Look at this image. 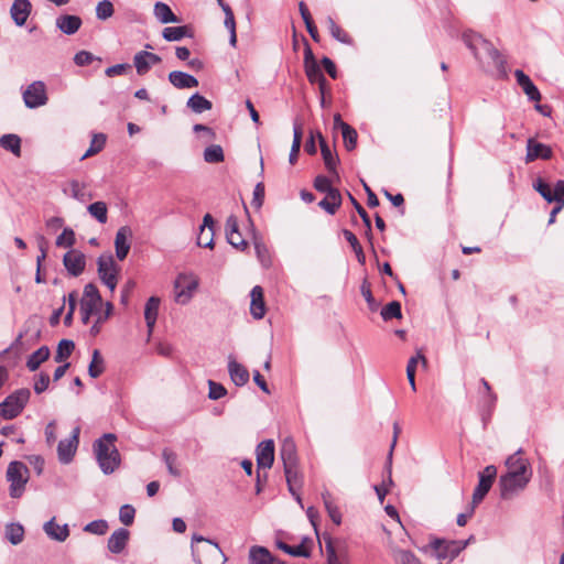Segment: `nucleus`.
<instances>
[{
	"instance_id": "1",
	"label": "nucleus",
	"mask_w": 564,
	"mask_h": 564,
	"mask_svg": "<svg viewBox=\"0 0 564 564\" xmlns=\"http://www.w3.org/2000/svg\"><path fill=\"white\" fill-rule=\"evenodd\" d=\"M505 465L507 471L499 477L498 487L501 499L509 500L528 487L533 471L531 463L528 458L523 457L521 448L509 455Z\"/></svg>"
},
{
	"instance_id": "2",
	"label": "nucleus",
	"mask_w": 564,
	"mask_h": 564,
	"mask_svg": "<svg viewBox=\"0 0 564 564\" xmlns=\"http://www.w3.org/2000/svg\"><path fill=\"white\" fill-rule=\"evenodd\" d=\"M113 312L111 302L102 301L99 290L94 283H88L84 288L83 299L80 301L82 322L87 324L93 315L96 321L90 327V334L96 336L100 333L101 324H104Z\"/></svg>"
},
{
	"instance_id": "3",
	"label": "nucleus",
	"mask_w": 564,
	"mask_h": 564,
	"mask_svg": "<svg viewBox=\"0 0 564 564\" xmlns=\"http://www.w3.org/2000/svg\"><path fill=\"white\" fill-rule=\"evenodd\" d=\"M463 41L482 68L494 67L499 73H505L506 59L490 41L473 31L464 32Z\"/></svg>"
},
{
	"instance_id": "4",
	"label": "nucleus",
	"mask_w": 564,
	"mask_h": 564,
	"mask_svg": "<svg viewBox=\"0 0 564 564\" xmlns=\"http://www.w3.org/2000/svg\"><path fill=\"white\" fill-rule=\"evenodd\" d=\"M116 441V434L106 433L96 440L93 445L98 466L105 475L112 474L121 463L120 453L115 445Z\"/></svg>"
},
{
	"instance_id": "5",
	"label": "nucleus",
	"mask_w": 564,
	"mask_h": 564,
	"mask_svg": "<svg viewBox=\"0 0 564 564\" xmlns=\"http://www.w3.org/2000/svg\"><path fill=\"white\" fill-rule=\"evenodd\" d=\"M192 554L196 564H224L226 561L218 543L199 534L192 536Z\"/></svg>"
},
{
	"instance_id": "6",
	"label": "nucleus",
	"mask_w": 564,
	"mask_h": 564,
	"mask_svg": "<svg viewBox=\"0 0 564 564\" xmlns=\"http://www.w3.org/2000/svg\"><path fill=\"white\" fill-rule=\"evenodd\" d=\"M31 397L28 388L13 391L0 403V416L4 420L15 419L24 409Z\"/></svg>"
},
{
	"instance_id": "7",
	"label": "nucleus",
	"mask_w": 564,
	"mask_h": 564,
	"mask_svg": "<svg viewBox=\"0 0 564 564\" xmlns=\"http://www.w3.org/2000/svg\"><path fill=\"white\" fill-rule=\"evenodd\" d=\"M29 479V469L22 462H11L7 469V480L10 482V497L20 498Z\"/></svg>"
},
{
	"instance_id": "8",
	"label": "nucleus",
	"mask_w": 564,
	"mask_h": 564,
	"mask_svg": "<svg viewBox=\"0 0 564 564\" xmlns=\"http://www.w3.org/2000/svg\"><path fill=\"white\" fill-rule=\"evenodd\" d=\"M473 536L466 541L434 539L429 546L434 552L436 558L452 562L467 546Z\"/></svg>"
},
{
	"instance_id": "9",
	"label": "nucleus",
	"mask_w": 564,
	"mask_h": 564,
	"mask_svg": "<svg viewBox=\"0 0 564 564\" xmlns=\"http://www.w3.org/2000/svg\"><path fill=\"white\" fill-rule=\"evenodd\" d=\"M97 271L100 281L111 291L116 290L120 267L116 263L112 254H100L97 259Z\"/></svg>"
},
{
	"instance_id": "10",
	"label": "nucleus",
	"mask_w": 564,
	"mask_h": 564,
	"mask_svg": "<svg viewBox=\"0 0 564 564\" xmlns=\"http://www.w3.org/2000/svg\"><path fill=\"white\" fill-rule=\"evenodd\" d=\"M198 288V279L193 274L181 273L174 282V300L176 303L185 305L193 297Z\"/></svg>"
},
{
	"instance_id": "11",
	"label": "nucleus",
	"mask_w": 564,
	"mask_h": 564,
	"mask_svg": "<svg viewBox=\"0 0 564 564\" xmlns=\"http://www.w3.org/2000/svg\"><path fill=\"white\" fill-rule=\"evenodd\" d=\"M497 477V468L495 465H488L485 467L482 471L478 475V485L476 486L474 492H473V505L478 506L486 495L489 492V490L492 487V484Z\"/></svg>"
},
{
	"instance_id": "12",
	"label": "nucleus",
	"mask_w": 564,
	"mask_h": 564,
	"mask_svg": "<svg viewBox=\"0 0 564 564\" xmlns=\"http://www.w3.org/2000/svg\"><path fill=\"white\" fill-rule=\"evenodd\" d=\"M25 106L35 109L46 105L48 98L46 95V86L42 80L30 84L22 94Z\"/></svg>"
},
{
	"instance_id": "13",
	"label": "nucleus",
	"mask_w": 564,
	"mask_h": 564,
	"mask_svg": "<svg viewBox=\"0 0 564 564\" xmlns=\"http://www.w3.org/2000/svg\"><path fill=\"white\" fill-rule=\"evenodd\" d=\"M80 427L76 426L68 438L59 441L57 445L58 459L62 464H69L79 444Z\"/></svg>"
},
{
	"instance_id": "14",
	"label": "nucleus",
	"mask_w": 564,
	"mask_h": 564,
	"mask_svg": "<svg viewBox=\"0 0 564 564\" xmlns=\"http://www.w3.org/2000/svg\"><path fill=\"white\" fill-rule=\"evenodd\" d=\"M63 264L73 276H79L86 268L85 254L76 249L67 251L63 257Z\"/></svg>"
},
{
	"instance_id": "15",
	"label": "nucleus",
	"mask_w": 564,
	"mask_h": 564,
	"mask_svg": "<svg viewBox=\"0 0 564 564\" xmlns=\"http://www.w3.org/2000/svg\"><path fill=\"white\" fill-rule=\"evenodd\" d=\"M225 229L228 243L239 251H245L248 247V242L242 238L239 231L238 219L236 216L230 215L227 218Z\"/></svg>"
},
{
	"instance_id": "16",
	"label": "nucleus",
	"mask_w": 564,
	"mask_h": 564,
	"mask_svg": "<svg viewBox=\"0 0 564 564\" xmlns=\"http://www.w3.org/2000/svg\"><path fill=\"white\" fill-rule=\"evenodd\" d=\"M161 62V56L147 50H142L133 56V66L135 67L137 74L140 76L148 74L152 66L158 65Z\"/></svg>"
},
{
	"instance_id": "17",
	"label": "nucleus",
	"mask_w": 564,
	"mask_h": 564,
	"mask_svg": "<svg viewBox=\"0 0 564 564\" xmlns=\"http://www.w3.org/2000/svg\"><path fill=\"white\" fill-rule=\"evenodd\" d=\"M258 469H269L274 462V442L265 440L259 443L256 449Z\"/></svg>"
},
{
	"instance_id": "18",
	"label": "nucleus",
	"mask_w": 564,
	"mask_h": 564,
	"mask_svg": "<svg viewBox=\"0 0 564 564\" xmlns=\"http://www.w3.org/2000/svg\"><path fill=\"white\" fill-rule=\"evenodd\" d=\"M553 155L552 149L544 144L536 142L534 139L530 138L527 141V154L525 162L530 163L538 159L550 160Z\"/></svg>"
},
{
	"instance_id": "19",
	"label": "nucleus",
	"mask_w": 564,
	"mask_h": 564,
	"mask_svg": "<svg viewBox=\"0 0 564 564\" xmlns=\"http://www.w3.org/2000/svg\"><path fill=\"white\" fill-rule=\"evenodd\" d=\"M249 564H283L264 546L252 545L248 553Z\"/></svg>"
},
{
	"instance_id": "20",
	"label": "nucleus",
	"mask_w": 564,
	"mask_h": 564,
	"mask_svg": "<svg viewBox=\"0 0 564 564\" xmlns=\"http://www.w3.org/2000/svg\"><path fill=\"white\" fill-rule=\"evenodd\" d=\"M132 237V230L128 226L118 229L115 238L116 257L122 261L127 258L130 250L129 238Z\"/></svg>"
},
{
	"instance_id": "21",
	"label": "nucleus",
	"mask_w": 564,
	"mask_h": 564,
	"mask_svg": "<svg viewBox=\"0 0 564 564\" xmlns=\"http://www.w3.org/2000/svg\"><path fill=\"white\" fill-rule=\"evenodd\" d=\"M514 76L518 85L522 88L523 93L528 96V98L532 101L539 102L541 100V94L538 87L531 80V78L521 69H516Z\"/></svg>"
},
{
	"instance_id": "22",
	"label": "nucleus",
	"mask_w": 564,
	"mask_h": 564,
	"mask_svg": "<svg viewBox=\"0 0 564 564\" xmlns=\"http://www.w3.org/2000/svg\"><path fill=\"white\" fill-rule=\"evenodd\" d=\"M31 2L29 0H14L11 9L10 14L12 20L18 26H23L31 13Z\"/></svg>"
},
{
	"instance_id": "23",
	"label": "nucleus",
	"mask_w": 564,
	"mask_h": 564,
	"mask_svg": "<svg viewBox=\"0 0 564 564\" xmlns=\"http://www.w3.org/2000/svg\"><path fill=\"white\" fill-rule=\"evenodd\" d=\"M129 538L130 532L127 529H117L108 539V550L113 554H120L126 549Z\"/></svg>"
},
{
	"instance_id": "24",
	"label": "nucleus",
	"mask_w": 564,
	"mask_h": 564,
	"mask_svg": "<svg viewBox=\"0 0 564 564\" xmlns=\"http://www.w3.org/2000/svg\"><path fill=\"white\" fill-rule=\"evenodd\" d=\"M250 313L253 316V318L261 319L265 315L263 289L260 285L253 286L250 292Z\"/></svg>"
},
{
	"instance_id": "25",
	"label": "nucleus",
	"mask_w": 564,
	"mask_h": 564,
	"mask_svg": "<svg viewBox=\"0 0 564 564\" xmlns=\"http://www.w3.org/2000/svg\"><path fill=\"white\" fill-rule=\"evenodd\" d=\"M280 457L283 462V467H292L299 464L296 445L291 437H286L282 441Z\"/></svg>"
},
{
	"instance_id": "26",
	"label": "nucleus",
	"mask_w": 564,
	"mask_h": 564,
	"mask_svg": "<svg viewBox=\"0 0 564 564\" xmlns=\"http://www.w3.org/2000/svg\"><path fill=\"white\" fill-rule=\"evenodd\" d=\"M228 372L231 381L242 387L249 381V371L241 364L237 362L232 357H229Z\"/></svg>"
},
{
	"instance_id": "27",
	"label": "nucleus",
	"mask_w": 564,
	"mask_h": 564,
	"mask_svg": "<svg viewBox=\"0 0 564 564\" xmlns=\"http://www.w3.org/2000/svg\"><path fill=\"white\" fill-rule=\"evenodd\" d=\"M284 474L290 492L295 497L296 501L301 503V497L296 491V488L302 486V476L299 469V464L292 467H284Z\"/></svg>"
},
{
	"instance_id": "28",
	"label": "nucleus",
	"mask_w": 564,
	"mask_h": 564,
	"mask_svg": "<svg viewBox=\"0 0 564 564\" xmlns=\"http://www.w3.org/2000/svg\"><path fill=\"white\" fill-rule=\"evenodd\" d=\"M82 25V19L78 15L62 14L56 19V28L64 34H75Z\"/></svg>"
},
{
	"instance_id": "29",
	"label": "nucleus",
	"mask_w": 564,
	"mask_h": 564,
	"mask_svg": "<svg viewBox=\"0 0 564 564\" xmlns=\"http://www.w3.org/2000/svg\"><path fill=\"white\" fill-rule=\"evenodd\" d=\"M170 83L177 89L194 88L198 86V80L187 73L173 70L169 74Z\"/></svg>"
},
{
	"instance_id": "30",
	"label": "nucleus",
	"mask_w": 564,
	"mask_h": 564,
	"mask_svg": "<svg viewBox=\"0 0 564 564\" xmlns=\"http://www.w3.org/2000/svg\"><path fill=\"white\" fill-rule=\"evenodd\" d=\"M44 532L52 540L64 542L69 536V529L67 524L59 525L55 522V518H52L43 525Z\"/></svg>"
},
{
	"instance_id": "31",
	"label": "nucleus",
	"mask_w": 564,
	"mask_h": 564,
	"mask_svg": "<svg viewBox=\"0 0 564 564\" xmlns=\"http://www.w3.org/2000/svg\"><path fill=\"white\" fill-rule=\"evenodd\" d=\"M160 299L156 296H151L148 299L144 306V319L149 330V334L153 332V328L156 323L159 307H160Z\"/></svg>"
},
{
	"instance_id": "32",
	"label": "nucleus",
	"mask_w": 564,
	"mask_h": 564,
	"mask_svg": "<svg viewBox=\"0 0 564 564\" xmlns=\"http://www.w3.org/2000/svg\"><path fill=\"white\" fill-rule=\"evenodd\" d=\"M153 15L162 24L178 23L181 21L180 18L174 14L170 6L161 1L154 4Z\"/></svg>"
},
{
	"instance_id": "33",
	"label": "nucleus",
	"mask_w": 564,
	"mask_h": 564,
	"mask_svg": "<svg viewBox=\"0 0 564 564\" xmlns=\"http://www.w3.org/2000/svg\"><path fill=\"white\" fill-rule=\"evenodd\" d=\"M162 37L167 42H177L184 37H193V33L188 25L166 26L162 31Z\"/></svg>"
},
{
	"instance_id": "34",
	"label": "nucleus",
	"mask_w": 564,
	"mask_h": 564,
	"mask_svg": "<svg viewBox=\"0 0 564 564\" xmlns=\"http://www.w3.org/2000/svg\"><path fill=\"white\" fill-rule=\"evenodd\" d=\"M390 554L394 562V564H422L419 557L409 550H403L401 547L391 545Z\"/></svg>"
},
{
	"instance_id": "35",
	"label": "nucleus",
	"mask_w": 564,
	"mask_h": 564,
	"mask_svg": "<svg viewBox=\"0 0 564 564\" xmlns=\"http://www.w3.org/2000/svg\"><path fill=\"white\" fill-rule=\"evenodd\" d=\"M317 137L319 139L321 152H322V156L324 160V164L329 173L336 174L338 156H337V154H334L332 152L330 148L328 147L325 139L323 138V135L319 132L317 133Z\"/></svg>"
},
{
	"instance_id": "36",
	"label": "nucleus",
	"mask_w": 564,
	"mask_h": 564,
	"mask_svg": "<svg viewBox=\"0 0 564 564\" xmlns=\"http://www.w3.org/2000/svg\"><path fill=\"white\" fill-rule=\"evenodd\" d=\"M340 205L341 195L339 191L329 192L328 194H326L325 198L318 203V206L329 215H334Z\"/></svg>"
},
{
	"instance_id": "37",
	"label": "nucleus",
	"mask_w": 564,
	"mask_h": 564,
	"mask_svg": "<svg viewBox=\"0 0 564 564\" xmlns=\"http://www.w3.org/2000/svg\"><path fill=\"white\" fill-rule=\"evenodd\" d=\"M51 351L47 346H42L35 350L26 360V368L35 371L40 366L50 358Z\"/></svg>"
},
{
	"instance_id": "38",
	"label": "nucleus",
	"mask_w": 564,
	"mask_h": 564,
	"mask_svg": "<svg viewBox=\"0 0 564 564\" xmlns=\"http://www.w3.org/2000/svg\"><path fill=\"white\" fill-rule=\"evenodd\" d=\"M324 541L328 564H350V561L346 554H337L333 545V540L329 535H325Z\"/></svg>"
},
{
	"instance_id": "39",
	"label": "nucleus",
	"mask_w": 564,
	"mask_h": 564,
	"mask_svg": "<svg viewBox=\"0 0 564 564\" xmlns=\"http://www.w3.org/2000/svg\"><path fill=\"white\" fill-rule=\"evenodd\" d=\"M187 107L195 113H202L210 110L213 104L198 93L192 95L187 100Z\"/></svg>"
},
{
	"instance_id": "40",
	"label": "nucleus",
	"mask_w": 564,
	"mask_h": 564,
	"mask_svg": "<svg viewBox=\"0 0 564 564\" xmlns=\"http://www.w3.org/2000/svg\"><path fill=\"white\" fill-rule=\"evenodd\" d=\"M302 137H303V130L302 124L297 123L296 121L293 124V142L289 155V161L291 164H294L297 160L301 144H302Z\"/></svg>"
},
{
	"instance_id": "41",
	"label": "nucleus",
	"mask_w": 564,
	"mask_h": 564,
	"mask_svg": "<svg viewBox=\"0 0 564 564\" xmlns=\"http://www.w3.org/2000/svg\"><path fill=\"white\" fill-rule=\"evenodd\" d=\"M0 147L7 151H10L15 156L21 155V139L17 134H3L0 138Z\"/></svg>"
},
{
	"instance_id": "42",
	"label": "nucleus",
	"mask_w": 564,
	"mask_h": 564,
	"mask_svg": "<svg viewBox=\"0 0 564 564\" xmlns=\"http://www.w3.org/2000/svg\"><path fill=\"white\" fill-rule=\"evenodd\" d=\"M322 498L329 518L336 525H339L341 523V513L338 507L335 505L334 500L332 499L330 494L328 491H325L322 494Z\"/></svg>"
},
{
	"instance_id": "43",
	"label": "nucleus",
	"mask_w": 564,
	"mask_h": 564,
	"mask_svg": "<svg viewBox=\"0 0 564 564\" xmlns=\"http://www.w3.org/2000/svg\"><path fill=\"white\" fill-rule=\"evenodd\" d=\"M6 539L13 545L20 544L24 539V528L20 523L6 525Z\"/></svg>"
},
{
	"instance_id": "44",
	"label": "nucleus",
	"mask_w": 564,
	"mask_h": 564,
	"mask_svg": "<svg viewBox=\"0 0 564 564\" xmlns=\"http://www.w3.org/2000/svg\"><path fill=\"white\" fill-rule=\"evenodd\" d=\"M105 371V360L98 349H94L91 361L88 366V375L91 378H98Z\"/></svg>"
},
{
	"instance_id": "45",
	"label": "nucleus",
	"mask_w": 564,
	"mask_h": 564,
	"mask_svg": "<svg viewBox=\"0 0 564 564\" xmlns=\"http://www.w3.org/2000/svg\"><path fill=\"white\" fill-rule=\"evenodd\" d=\"M162 458L170 475L173 477H181V470L177 468V455L173 451L164 448L162 452Z\"/></svg>"
},
{
	"instance_id": "46",
	"label": "nucleus",
	"mask_w": 564,
	"mask_h": 564,
	"mask_svg": "<svg viewBox=\"0 0 564 564\" xmlns=\"http://www.w3.org/2000/svg\"><path fill=\"white\" fill-rule=\"evenodd\" d=\"M106 135L104 133H96L93 135V139H91V142H90V147L88 148V150L82 155L80 160H85L89 156H93L97 153H99L105 144H106Z\"/></svg>"
},
{
	"instance_id": "47",
	"label": "nucleus",
	"mask_w": 564,
	"mask_h": 564,
	"mask_svg": "<svg viewBox=\"0 0 564 564\" xmlns=\"http://www.w3.org/2000/svg\"><path fill=\"white\" fill-rule=\"evenodd\" d=\"M64 192L78 202H85L87 197H90V195H87L86 193L85 184H82L76 180L70 181L68 189H65Z\"/></svg>"
},
{
	"instance_id": "48",
	"label": "nucleus",
	"mask_w": 564,
	"mask_h": 564,
	"mask_svg": "<svg viewBox=\"0 0 564 564\" xmlns=\"http://www.w3.org/2000/svg\"><path fill=\"white\" fill-rule=\"evenodd\" d=\"M88 213L96 218L100 224H106L108 216H107V205L105 202H95L90 204L87 208Z\"/></svg>"
},
{
	"instance_id": "49",
	"label": "nucleus",
	"mask_w": 564,
	"mask_h": 564,
	"mask_svg": "<svg viewBox=\"0 0 564 564\" xmlns=\"http://www.w3.org/2000/svg\"><path fill=\"white\" fill-rule=\"evenodd\" d=\"M204 160L207 163H220L225 160L223 148L212 144L204 150Z\"/></svg>"
},
{
	"instance_id": "50",
	"label": "nucleus",
	"mask_w": 564,
	"mask_h": 564,
	"mask_svg": "<svg viewBox=\"0 0 564 564\" xmlns=\"http://www.w3.org/2000/svg\"><path fill=\"white\" fill-rule=\"evenodd\" d=\"M533 187L547 203L556 202L557 196L554 194V189L552 191L551 186L542 178H538Z\"/></svg>"
},
{
	"instance_id": "51",
	"label": "nucleus",
	"mask_w": 564,
	"mask_h": 564,
	"mask_svg": "<svg viewBox=\"0 0 564 564\" xmlns=\"http://www.w3.org/2000/svg\"><path fill=\"white\" fill-rule=\"evenodd\" d=\"M327 24L328 30L335 40L344 44H351L350 36L338 24H336L330 17L327 18Z\"/></svg>"
},
{
	"instance_id": "52",
	"label": "nucleus",
	"mask_w": 564,
	"mask_h": 564,
	"mask_svg": "<svg viewBox=\"0 0 564 564\" xmlns=\"http://www.w3.org/2000/svg\"><path fill=\"white\" fill-rule=\"evenodd\" d=\"M276 546L292 556L308 557L311 554L308 549H306L303 544L289 545L285 542L278 541Z\"/></svg>"
},
{
	"instance_id": "53",
	"label": "nucleus",
	"mask_w": 564,
	"mask_h": 564,
	"mask_svg": "<svg viewBox=\"0 0 564 564\" xmlns=\"http://www.w3.org/2000/svg\"><path fill=\"white\" fill-rule=\"evenodd\" d=\"M75 348V344L70 339H62L58 343L56 355L54 357L56 362H62L63 360L67 359L73 350Z\"/></svg>"
},
{
	"instance_id": "54",
	"label": "nucleus",
	"mask_w": 564,
	"mask_h": 564,
	"mask_svg": "<svg viewBox=\"0 0 564 564\" xmlns=\"http://www.w3.org/2000/svg\"><path fill=\"white\" fill-rule=\"evenodd\" d=\"M381 317L383 321H390L392 318H401L402 311L401 304L398 301H392L381 310Z\"/></svg>"
},
{
	"instance_id": "55",
	"label": "nucleus",
	"mask_w": 564,
	"mask_h": 564,
	"mask_svg": "<svg viewBox=\"0 0 564 564\" xmlns=\"http://www.w3.org/2000/svg\"><path fill=\"white\" fill-rule=\"evenodd\" d=\"M75 242V232L70 227H65L62 234L55 240V245L63 248H72Z\"/></svg>"
},
{
	"instance_id": "56",
	"label": "nucleus",
	"mask_w": 564,
	"mask_h": 564,
	"mask_svg": "<svg viewBox=\"0 0 564 564\" xmlns=\"http://www.w3.org/2000/svg\"><path fill=\"white\" fill-rule=\"evenodd\" d=\"M341 134H343L344 143H345V148L348 151L354 150L357 144V138H358L357 131L349 124H345L344 130H341Z\"/></svg>"
},
{
	"instance_id": "57",
	"label": "nucleus",
	"mask_w": 564,
	"mask_h": 564,
	"mask_svg": "<svg viewBox=\"0 0 564 564\" xmlns=\"http://www.w3.org/2000/svg\"><path fill=\"white\" fill-rule=\"evenodd\" d=\"M348 196H349V199H350L351 204L354 205L355 209L357 210L358 215L362 219L364 225L367 228V232H366L367 236L369 238H371V220H370L369 215L367 214L365 208L358 203V200L350 193H348Z\"/></svg>"
},
{
	"instance_id": "58",
	"label": "nucleus",
	"mask_w": 564,
	"mask_h": 564,
	"mask_svg": "<svg viewBox=\"0 0 564 564\" xmlns=\"http://www.w3.org/2000/svg\"><path fill=\"white\" fill-rule=\"evenodd\" d=\"M253 245L258 259L264 267H268L270 264V256L267 246L257 237L253 239Z\"/></svg>"
},
{
	"instance_id": "59",
	"label": "nucleus",
	"mask_w": 564,
	"mask_h": 564,
	"mask_svg": "<svg viewBox=\"0 0 564 564\" xmlns=\"http://www.w3.org/2000/svg\"><path fill=\"white\" fill-rule=\"evenodd\" d=\"M107 530H108V523L106 520H102V519L94 520L84 527L85 532H88L91 534H97V535L106 534Z\"/></svg>"
},
{
	"instance_id": "60",
	"label": "nucleus",
	"mask_w": 564,
	"mask_h": 564,
	"mask_svg": "<svg viewBox=\"0 0 564 564\" xmlns=\"http://www.w3.org/2000/svg\"><path fill=\"white\" fill-rule=\"evenodd\" d=\"M113 12V4L109 0H102L96 7V15L99 20L109 19Z\"/></svg>"
},
{
	"instance_id": "61",
	"label": "nucleus",
	"mask_w": 564,
	"mask_h": 564,
	"mask_svg": "<svg viewBox=\"0 0 564 564\" xmlns=\"http://www.w3.org/2000/svg\"><path fill=\"white\" fill-rule=\"evenodd\" d=\"M314 188L317 192L328 194L333 191H338L337 188L332 186V182L328 177L324 175H317L314 180Z\"/></svg>"
},
{
	"instance_id": "62",
	"label": "nucleus",
	"mask_w": 564,
	"mask_h": 564,
	"mask_svg": "<svg viewBox=\"0 0 564 564\" xmlns=\"http://www.w3.org/2000/svg\"><path fill=\"white\" fill-rule=\"evenodd\" d=\"M33 380V389L36 394L43 393L48 388L50 376L46 372H40Z\"/></svg>"
},
{
	"instance_id": "63",
	"label": "nucleus",
	"mask_w": 564,
	"mask_h": 564,
	"mask_svg": "<svg viewBox=\"0 0 564 564\" xmlns=\"http://www.w3.org/2000/svg\"><path fill=\"white\" fill-rule=\"evenodd\" d=\"M135 509L131 505H123L119 510V519L124 525H131L134 521Z\"/></svg>"
},
{
	"instance_id": "64",
	"label": "nucleus",
	"mask_w": 564,
	"mask_h": 564,
	"mask_svg": "<svg viewBox=\"0 0 564 564\" xmlns=\"http://www.w3.org/2000/svg\"><path fill=\"white\" fill-rule=\"evenodd\" d=\"M305 69V74L307 76V79L311 84H316L317 82H323L324 80V74L322 73L318 64L316 65H310L307 67L304 68Z\"/></svg>"
}]
</instances>
